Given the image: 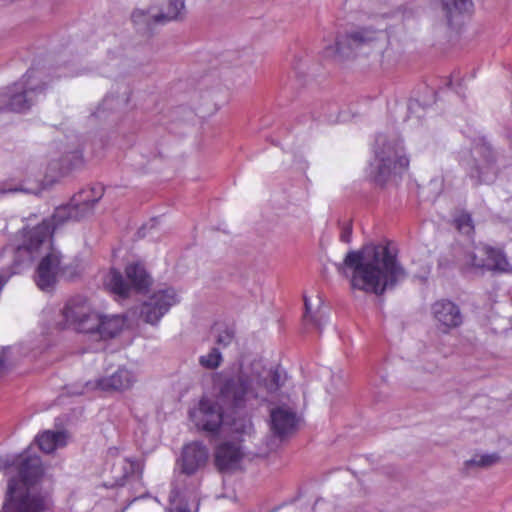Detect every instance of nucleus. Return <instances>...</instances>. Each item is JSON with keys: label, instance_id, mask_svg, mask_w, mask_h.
<instances>
[{"label": "nucleus", "instance_id": "obj_1", "mask_svg": "<svg viewBox=\"0 0 512 512\" xmlns=\"http://www.w3.org/2000/svg\"><path fill=\"white\" fill-rule=\"evenodd\" d=\"M338 271L349 280L352 288H393L408 277L389 247L374 243L350 250Z\"/></svg>", "mask_w": 512, "mask_h": 512}, {"label": "nucleus", "instance_id": "obj_2", "mask_svg": "<svg viewBox=\"0 0 512 512\" xmlns=\"http://www.w3.org/2000/svg\"><path fill=\"white\" fill-rule=\"evenodd\" d=\"M8 481L5 512H44L47 498L36 487L44 475L39 456L29 450L16 455L5 465Z\"/></svg>", "mask_w": 512, "mask_h": 512}, {"label": "nucleus", "instance_id": "obj_3", "mask_svg": "<svg viewBox=\"0 0 512 512\" xmlns=\"http://www.w3.org/2000/svg\"><path fill=\"white\" fill-rule=\"evenodd\" d=\"M258 397L259 393L253 388L252 381L247 376L239 375L225 380L216 401L202 397L198 407L190 410L189 418L198 430L217 434L224 421L223 406L232 410L238 409L248 399Z\"/></svg>", "mask_w": 512, "mask_h": 512}, {"label": "nucleus", "instance_id": "obj_4", "mask_svg": "<svg viewBox=\"0 0 512 512\" xmlns=\"http://www.w3.org/2000/svg\"><path fill=\"white\" fill-rule=\"evenodd\" d=\"M103 196L102 188H88L75 194L70 203L55 209L51 220H44L33 228L26 242L17 248L18 253L32 254L51 236L53 230L69 220L80 221L93 215L94 206Z\"/></svg>", "mask_w": 512, "mask_h": 512}, {"label": "nucleus", "instance_id": "obj_5", "mask_svg": "<svg viewBox=\"0 0 512 512\" xmlns=\"http://www.w3.org/2000/svg\"><path fill=\"white\" fill-rule=\"evenodd\" d=\"M374 155L371 175L379 184L401 176L409 166V159L404 153L402 142L395 135L378 134L375 140Z\"/></svg>", "mask_w": 512, "mask_h": 512}, {"label": "nucleus", "instance_id": "obj_6", "mask_svg": "<svg viewBox=\"0 0 512 512\" xmlns=\"http://www.w3.org/2000/svg\"><path fill=\"white\" fill-rule=\"evenodd\" d=\"M117 301L133 296L141 301L139 306L140 317L149 324H156L179 302L175 290H109Z\"/></svg>", "mask_w": 512, "mask_h": 512}, {"label": "nucleus", "instance_id": "obj_7", "mask_svg": "<svg viewBox=\"0 0 512 512\" xmlns=\"http://www.w3.org/2000/svg\"><path fill=\"white\" fill-rule=\"evenodd\" d=\"M383 36V32L372 27H358L339 34L335 46L325 49V56L335 60H344L361 52L373 48Z\"/></svg>", "mask_w": 512, "mask_h": 512}, {"label": "nucleus", "instance_id": "obj_8", "mask_svg": "<svg viewBox=\"0 0 512 512\" xmlns=\"http://www.w3.org/2000/svg\"><path fill=\"white\" fill-rule=\"evenodd\" d=\"M62 328H70L78 333L90 334L97 321V310L82 296L69 299L62 310Z\"/></svg>", "mask_w": 512, "mask_h": 512}, {"label": "nucleus", "instance_id": "obj_9", "mask_svg": "<svg viewBox=\"0 0 512 512\" xmlns=\"http://www.w3.org/2000/svg\"><path fill=\"white\" fill-rule=\"evenodd\" d=\"M38 72L31 68L23 78L8 87V111L24 112L33 105L34 96L44 90V85L36 82Z\"/></svg>", "mask_w": 512, "mask_h": 512}, {"label": "nucleus", "instance_id": "obj_10", "mask_svg": "<svg viewBox=\"0 0 512 512\" xmlns=\"http://www.w3.org/2000/svg\"><path fill=\"white\" fill-rule=\"evenodd\" d=\"M186 9L183 0H170L165 10L154 12L153 8L147 10H135L132 20L145 32H152L155 25H165L171 21H182L185 18Z\"/></svg>", "mask_w": 512, "mask_h": 512}, {"label": "nucleus", "instance_id": "obj_11", "mask_svg": "<svg viewBox=\"0 0 512 512\" xmlns=\"http://www.w3.org/2000/svg\"><path fill=\"white\" fill-rule=\"evenodd\" d=\"M303 300L305 306L304 322L321 330L328 319V308L324 305L321 290H305Z\"/></svg>", "mask_w": 512, "mask_h": 512}, {"label": "nucleus", "instance_id": "obj_12", "mask_svg": "<svg viewBox=\"0 0 512 512\" xmlns=\"http://www.w3.org/2000/svg\"><path fill=\"white\" fill-rule=\"evenodd\" d=\"M209 458L207 447L200 441H192L182 447L179 460L182 473L193 475L203 468Z\"/></svg>", "mask_w": 512, "mask_h": 512}, {"label": "nucleus", "instance_id": "obj_13", "mask_svg": "<svg viewBox=\"0 0 512 512\" xmlns=\"http://www.w3.org/2000/svg\"><path fill=\"white\" fill-rule=\"evenodd\" d=\"M271 431L283 439L297 430L298 418L296 413L287 407L279 406L271 410Z\"/></svg>", "mask_w": 512, "mask_h": 512}, {"label": "nucleus", "instance_id": "obj_14", "mask_svg": "<svg viewBox=\"0 0 512 512\" xmlns=\"http://www.w3.org/2000/svg\"><path fill=\"white\" fill-rule=\"evenodd\" d=\"M242 457L243 453L239 445L224 442L215 450V466L222 473L230 472L238 467Z\"/></svg>", "mask_w": 512, "mask_h": 512}, {"label": "nucleus", "instance_id": "obj_15", "mask_svg": "<svg viewBox=\"0 0 512 512\" xmlns=\"http://www.w3.org/2000/svg\"><path fill=\"white\" fill-rule=\"evenodd\" d=\"M435 320L444 331L458 327L462 323V315L456 304L448 300L436 301L432 306Z\"/></svg>", "mask_w": 512, "mask_h": 512}, {"label": "nucleus", "instance_id": "obj_16", "mask_svg": "<svg viewBox=\"0 0 512 512\" xmlns=\"http://www.w3.org/2000/svg\"><path fill=\"white\" fill-rule=\"evenodd\" d=\"M93 325L91 335L107 340L119 335L126 325V318L122 315H103L97 311V321Z\"/></svg>", "mask_w": 512, "mask_h": 512}, {"label": "nucleus", "instance_id": "obj_17", "mask_svg": "<svg viewBox=\"0 0 512 512\" xmlns=\"http://www.w3.org/2000/svg\"><path fill=\"white\" fill-rule=\"evenodd\" d=\"M135 381V376L131 371L119 368L111 376L96 380L93 388L105 392L124 391L131 388Z\"/></svg>", "mask_w": 512, "mask_h": 512}, {"label": "nucleus", "instance_id": "obj_18", "mask_svg": "<svg viewBox=\"0 0 512 512\" xmlns=\"http://www.w3.org/2000/svg\"><path fill=\"white\" fill-rule=\"evenodd\" d=\"M126 288H151L154 278L143 262L128 263L125 267Z\"/></svg>", "mask_w": 512, "mask_h": 512}, {"label": "nucleus", "instance_id": "obj_19", "mask_svg": "<svg viewBox=\"0 0 512 512\" xmlns=\"http://www.w3.org/2000/svg\"><path fill=\"white\" fill-rule=\"evenodd\" d=\"M59 265L60 255L55 251H52L42 259L37 269L36 278L39 288H46L55 284Z\"/></svg>", "mask_w": 512, "mask_h": 512}, {"label": "nucleus", "instance_id": "obj_20", "mask_svg": "<svg viewBox=\"0 0 512 512\" xmlns=\"http://www.w3.org/2000/svg\"><path fill=\"white\" fill-rule=\"evenodd\" d=\"M441 12L447 25H458L462 16L472 9L471 0H440Z\"/></svg>", "mask_w": 512, "mask_h": 512}, {"label": "nucleus", "instance_id": "obj_21", "mask_svg": "<svg viewBox=\"0 0 512 512\" xmlns=\"http://www.w3.org/2000/svg\"><path fill=\"white\" fill-rule=\"evenodd\" d=\"M67 438L68 435L64 431L46 430L36 436L35 442L41 451L49 454L66 446Z\"/></svg>", "mask_w": 512, "mask_h": 512}, {"label": "nucleus", "instance_id": "obj_22", "mask_svg": "<svg viewBox=\"0 0 512 512\" xmlns=\"http://www.w3.org/2000/svg\"><path fill=\"white\" fill-rule=\"evenodd\" d=\"M496 158V153L491 145L482 139V183L489 184L496 179L498 173Z\"/></svg>", "mask_w": 512, "mask_h": 512}, {"label": "nucleus", "instance_id": "obj_23", "mask_svg": "<svg viewBox=\"0 0 512 512\" xmlns=\"http://www.w3.org/2000/svg\"><path fill=\"white\" fill-rule=\"evenodd\" d=\"M486 258L482 263V269L494 271H506L508 262L502 250L492 247L485 248Z\"/></svg>", "mask_w": 512, "mask_h": 512}, {"label": "nucleus", "instance_id": "obj_24", "mask_svg": "<svg viewBox=\"0 0 512 512\" xmlns=\"http://www.w3.org/2000/svg\"><path fill=\"white\" fill-rule=\"evenodd\" d=\"M284 380L285 377H283L278 370H273L259 383V386L263 387L267 393L272 394L282 387Z\"/></svg>", "mask_w": 512, "mask_h": 512}, {"label": "nucleus", "instance_id": "obj_25", "mask_svg": "<svg viewBox=\"0 0 512 512\" xmlns=\"http://www.w3.org/2000/svg\"><path fill=\"white\" fill-rule=\"evenodd\" d=\"M453 222L456 229L463 234L470 235L475 230L471 216L468 213L460 212L455 216Z\"/></svg>", "mask_w": 512, "mask_h": 512}, {"label": "nucleus", "instance_id": "obj_26", "mask_svg": "<svg viewBox=\"0 0 512 512\" xmlns=\"http://www.w3.org/2000/svg\"><path fill=\"white\" fill-rule=\"evenodd\" d=\"M222 361L221 353L217 348H212L211 351L199 359L200 364L208 369H216Z\"/></svg>", "mask_w": 512, "mask_h": 512}, {"label": "nucleus", "instance_id": "obj_27", "mask_svg": "<svg viewBox=\"0 0 512 512\" xmlns=\"http://www.w3.org/2000/svg\"><path fill=\"white\" fill-rule=\"evenodd\" d=\"M105 288H126L122 274L112 269L107 276Z\"/></svg>", "mask_w": 512, "mask_h": 512}, {"label": "nucleus", "instance_id": "obj_28", "mask_svg": "<svg viewBox=\"0 0 512 512\" xmlns=\"http://www.w3.org/2000/svg\"><path fill=\"white\" fill-rule=\"evenodd\" d=\"M41 189L37 187L36 189H28L22 185L20 186H11L7 184L0 185V194L9 193V192H25L31 194H39Z\"/></svg>", "mask_w": 512, "mask_h": 512}, {"label": "nucleus", "instance_id": "obj_29", "mask_svg": "<svg viewBox=\"0 0 512 512\" xmlns=\"http://www.w3.org/2000/svg\"><path fill=\"white\" fill-rule=\"evenodd\" d=\"M233 339H234V331L229 328H226L225 330L221 331L218 334L216 342L218 345L226 347L232 343Z\"/></svg>", "mask_w": 512, "mask_h": 512}, {"label": "nucleus", "instance_id": "obj_30", "mask_svg": "<svg viewBox=\"0 0 512 512\" xmlns=\"http://www.w3.org/2000/svg\"><path fill=\"white\" fill-rule=\"evenodd\" d=\"M352 238V224L351 222H348L345 226L342 228V232L340 235V240L344 243H350Z\"/></svg>", "mask_w": 512, "mask_h": 512}, {"label": "nucleus", "instance_id": "obj_31", "mask_svg": "<svg viewBox=\"0 0 512 512\" xmlns=\"http://www.w3.org/2000/svg\"><path fill=\"white\" fill-rule=\"evenodd\" d=\"M8 87L0 90V112L8 111Z\"/></svg>", "mask_w": 512, "mask_h": 512}, {"label": "nucleus", "instance_id": "obj_32", "mask_svg": "<svg viewBox=\"0 0 512 512\" xmlns=\"http://www.w3.org/2000/svg\"><path fill=\"white\" fill-rule=\"evenodd\" d=\"M499 460V456L496 454L482 455V467L490 466Z\"/></svg>", "mask_w": 512, "mask_h": 512}, {"label": "nucleus", "instance_id": "obj_33", "mask_svg": "<svg viewBox=\"0 0 512 512\" xmlns=\"http://www.w3.org/2000/svg\"><path fill=\"white\" fill-rule=\"evenodd\" d=\"M7 360H8V349L0 347V374L5 369Z\"/></svg>", "mask_w": 512, "mask_h": 512}, {"label": "nucleus", "instance_id": "obj_34", "mask_svg": "<svg viewBox=\"0 0 512 512\" xmlns=\"http://www.w3.org/2000/svg\"><path fill=\"white\" fill-rule=\"evenodd\" d=\"M467 259H466V265L471 267V268H477L478 267V264L476 263L477 261V255L475 253H469L467 254Z\"/></svg>", "mask_w": 512, "mask_h": 512}, {"label": "nucleus", "instance_id": "obj_35", "mask_svg": "<svg viewBox=\"0 0 512 512\" xmlns=\"http://www.w3.org/2000/svg\"><path fill=\"white\" fill-rule=\"evenodd\" d=\"M420 109H421V105L418 101H416V100L410 101L408 104V111H409L408 117H411L412 113H415Z\"/></svg>", "mask_w": 512, "mask_h": 512}, {"label": "nucleus", "instance_id": "obj_36", "mask_svg": "<svg viewBox=\"0 0 512 512\" xmlns=\"http://www.w3.org/2000/svg\"><path fill=\"white\" fill-rule=\"evenodd\" d=\"M480 467V461L472 459L465 463V469L469 470L471 468H478Z\"/></svg>", "mask_w": 512, "mask_h": 512}, {"label": "nucleus", "instance_id": "obj_37", "mask_svg": "<svg viewBox=\"0 0 512 512\" xmlns=\"http://www.w3.org/2000/svg\"><path fill=\"white\" fill-rule=\"evenodd\" d=\"M427 272H424L421 275H415L414 277L418 279L419 281L417 283H414L415 285H422L424 284V280L427 278Z\"/></svg>", "mask_w": 512, "mask_h": 512}, {"label": "nucleus", "instance_id": "obj_38", "mask_svg": "<svg viewBox=\"0 0 512 512\" xmlns=\"http://www.w3.org/2000/svg\"><path fill=\"white\" fill-rule=\"evenodd\" d=\"M9 277H10V274H6V273L0 274V288H2L7 283V280Z\"/></svg>", "mask_w": 512, "mask_h": 512}, {"label": "nucleus", "instance_id": "obj_39", "mask_svg": "<svg viewBox=\"0 0 512 512\" xmlns=\"http://www.w3.org/2000/svg\"><path fill=\"white\" fill-rule=\"evenodd\" d=\"M170 512H189V510L185 508H177L176 510H170Z\"/></svg>", "mask_w": 512, "mask_h": 512}, {"label": "nucleus", "instance_id": "obj_40", "mask_svg": "<svg viewBox=\"0 0 512 512\" xmlns=\"http://www.w3.org/2000/svg\"><path fill=\"white\" fill-rule=\"evenodd\" d=\"M373 293H375L377 296H381L385 290H378V289H375V290H371Z\"/></svg>", "mask_w": 512, "mask_h": 512}, {"label": "nucleus", "instance_id": "obj_41", "mask_svg": "<svg viewBox=\"0 0 512 512\" xmlns=\"http://www.w3.org/2000/svg\"><path fill=\"white\" fill-rule=\"evenodd\" d=\"M100 111H101V108L98 107L97 110L91 114V116L92 117H99Z\"/></svg>", "mask_w": 512, "mask_h": 512}, {"label": "nucleus", "instance_id": "obj_42", "mask_svg": "<svg viewBox=\"0 0 512 512\" xmlns=\"http://www.w3.org/2000/svg\"><path fill=\"white\" fill-rule=\"evenodd\" d=\"M467 80L463 79L461 83H459V87L467 86Z\"/></svg>", "mask_w": 512, "mask_h": 512}, {"label": "nucleus", "instance_id": "obj_43", "mask_svg": "<svg viewBox=\"0 0 512 512\" xmlns=\"http://www.w3.org/2000/svg\"><path fill=\"white\" fill-rule=\"evenodd\" d=\"M473 88H474V90H476V88H477V85H476L475 81H473Z\"/></svg>", "mask_w": 512, "mask_h": 512}]
</instances>
